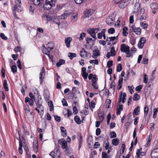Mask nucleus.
Returning a JSON list of instances; mask_svg holds the SVG:
<instances>
[{"mask_svg": "<svg viewBox=\"0 0 158 158\" xmlns=\"http://www.w3.org/2000/svg\"><path fill=\"white\" fill-rule=\"evenodd\" d=\"M111 118V116L110 114H108L107 116V125H109V124Z\"/></svg>", "mask_w": 158, "mask_h": 158, "instance_id": "nucleus-55", "label": "nucleus"}, {"mask_svg": "<svg viewBox=\"0 0 158 158\" xmlns=\"http://www.w3.org/2000/svg\"><path fill=\"white\" fill-rule=\"evenodd\" d=\"M148 106L147 105L145 106L144 108V115H146L148 114Z\"/></svg>", "mask_w": 158, "mask_h": 158, "instance_id": "nucleus-52", "label": "nucleus"}, {"mask_svg": "<svg viewBox=\"0 0 158 158\" xmlns=\"http://www.w3.org/2000/svg\"><path fill=\"white\" fill-rule=\"evenodd\" d=\"M109 143L108 139H104L103 146L104 147L106 150H107L109 148Z\"/></svg>", "mask_w": 158, "mask_h": 158, "instance_id": "nucleus-18", "label": "nucleus"}, {"mask_svg": "<svg viewBox=\"0 0 158 158\" xmlns=\"http://www.w3.org/2000/svg\"><path fill=\"white\" fill-rule=\"evenodd\" d=\"M98 80L97 77V76L95 74L94 75L93 77L92 80V83H96Z\"/></svg>", "mask_w": 158, "mask_h": 158, "instance_id": "nucleus-45", "label": "nucleus"}, {"mask_svg": "<svg viewBox=\"0 0 158 158\" xmlns=\"http://www.w3.org/2000/svg\"><path fill=\"white\" fill-rule=\"evenodd\" d=\"M55 119L58 122H59L60 121V117L57 115H55L54 116Z\"/></svg>", "mask_w": 158, "mask_h": 158, "instance_id": "nucleus-63", "label": "nucleus"}, {"mask_svg": "<svg viewBox=\"0 0 158 158\" xmlns=\"http://www.w3.org/2000/svg\"><path fill=\"white\" fill-rule=\"evenodd\" d=\"M61 135L64 137L67 136V133L66 129H60Z\"/></svg>", "mask_w": 158, "mask_h": 158, "instance_id": "nucleus-33", "label": "nucleus"}, {"mask_svg": "<svg viewBox=\"0 0 158 158\" xmlns=\"http://www.w3.org/2000/svg\"><path fill=\"white\" fill-rule=\"evenodd\" d=\"M15 4L14 6L13 10L15 12H21L22 10L21 7V0H15Z\"/></svg>", "mask_w": 158, "mask_h": 158, "instance_id": "nucleus-2", "label": "nucleus"}, {"mask_svg": "<svg viewBox=\"0 0 158 158\" xmlns=\"http://www.w3.org/2000/svg\"><path fill=\"white\" fill-rule=\"evenodd\" d=\"M50 51V50L47 47H45L44 46L43 47V48L42 49V51L44 54L47 55L49 54Z\"/></svg>", "mask_w": 158, "mask_h": 158, "instance_id": "nucleus-23", "label": "nucleus"}, {"mask_svg": "<svg viewBox=\"0 0 158 158\" xmlns=\"http://www.w3.org/2000/svg\"><path fill=\"white\" fill-rule=\"evenodd\" d=\"M130 30L134 32L137 35H139L141 33V29L139 27H136L134 25H132Z\"/></svg>", "mask_w": 158, "mask_h": 158, "instance_id": "nucleus-7", "label": "nucleus"}, {"mask_svg": "<svg viewBox=\"0 0 158 158\" xmlns=\"http://www.w3.org/2000/svg\"><path fill=\"white\" fill-rule=\"evenodd\" d=\"M110 53L111 56H114L115 55L116 52L114 50V47H113L111 48Z\"/></svg>", "mask_w": 158, "mask_h": 158, "instance_id": "nucleus-40", "label": "nucleus"}, {"mask_svg": "<svg viewBox=\"0 0 158 158\" xmlns=\"http://www.w3.org/2000/svg\"><path fill=\"white\" fill-rule=\"evenodd\" d=\"M37 108H39L40 110V116L41 118L42 117L44 112V109L43 106H42L41 103L37 104H36Z\"/></svg>", "mask_w": 158, "mask_h": 158, "instance_id": "nucleus-14", "label": "nucleus"}, {"mask_svg": "<svg viewBox=\"0 0 158 158\" xmlns=\"http://www.w3.org/2000/svg\"><path fill=\"white\" fill-rule=\"evenodd\" d=\"M126 94L125 93H124L123 94H122V92H121L119 96L118 100V103H120L122 101L123 103H124L126 100Z\"/></svg>", "mask_w": 158, "mask_h": 158, "instance_id": "nucleus-5", "label": "nucleus"}, {"mask_svg": "<svg viewBox=\"0 0 158 158\" xmlns=\"http://www.w3.org/2000/svg\"><path fill=\"white\" fill-rule=\"evenodd\" d=\"M72 40L71 38L68 37L66 38L65 39V43L66 46L67 48H69L70 46V43Z\"/></svg>", "mask_w": 158, "mask_h": 158, "instance_id": "nucleus-15", "label": "nucleus"}, {"mask_svg": "<svg viewBox=\"0 0 158 158\" xmlns=\"http://www.w3.org/2000/svg\"><path fill=\"white\" fill-rule=\"evenodd\" d=\"M65 61L63 59H60L59 62L56 63V66L59 67H60L61 65L64 64Z\"/></svg>", "mask_w": 158, "mask_h": 158, "instance_id": "nucleus-30", "label": "nucleus"}, {"mask_svg": "<svg viewBox=\"0 0 158 158\" xmlns=\"http://www.w3.org/2000/svg\"><path fill=\"white\" fill-rule=\"evenodd\" d=\"M140 7V4L139 2H136L134 6V11L137 12Z\"/></svg>", "mask_w": 158, "mask_h": 158, "instance_id": "nucleus-24", "label": "nucleus"}, {"mask_svg": "<svg viewBox=\"0 0 158 158\" xmlns=\"http://www.w3.org/2000/svg\"><path fill=\"white\" fill-rule=\"evenodd\" d=\"M129 49L130 47L129 46H127V47L126 48V50L124 52L127 54V55L126 56V57H129L131 56H132L131 53L130 52Z\"/></svg>", "mask_w": 158, "mask_h": 158, "instance_id": "nucleus-19", "label": "nucleus"}, {"mask_svg": "<svg viewBox=\"0 0 158 158\" xmlns=\"http://www.w3.org/2000/svg\"><path fill=\"white\" fill-rule=\"evenodd\" d=\"M114 81H112L110 85V88L113 91V92H114Z\"/></svg>", "mask_w": 158, "mask_h": 158, "instance_id": "nucleus-49", "label": "nucleus"}, {"mask_svg": "<svg viewBox=\"0 0 158 158\" xmlns=\"http://www.w3.org/2000/svg\"><path fill=\"white\" fill-rule=\"evenodd\" d=\"M84 15L85 17H89L92 14V13L90 10H87L84 11Z\"/></svg>", "mask_w": 158, "mask_h": 158, "instance_id": "nucleus-21", "label": "nucleus"}, {"mask_svg": "<svg viewBox=\"0 0 158 158\" xmlns=\"http://www.w3.org/2000/svg\"><path fill=\"white\" fill-rule=\"evenodd\" d=\"M102 158H108V156L107 153L105 152H102Z\"/></svg>", "mask_w": 158, "mask_h": 158, "instance_id": "nucleus-58", "label": "nucleus"}, {"mask_svg": "<svg viewBox=\"0 0 158 158\" xmlns=\"http://www.w3.org/2000/svg\"><path fill=\"white\" fill-rule=\"evenodd\" d=\"M54 47V44L52 42H51L48 44L46 46V47L50 51L53 49Z\"/></svg>", "mask_w": 158, "mask_h": 158, "instance_id": "nucleus-22", "label": "nucleus"}, {"mask_svg": "<svg viewBox=\"0 0 158 158\" xmlns=\"http://www.w3.org/2000/svg\"><path fill=\"white\" fill-rule=\"evenodd\" d=\"M146 41V39L144 37H142L140 40L138 44V46L139 48L142 49L144 45V44Z\"/></svg>", "mask_w": 158, "mask_h": 158, "instance_id": "nucleus-9", "label": "nucleus"}, {"mask_svg": "<svg viewBox=\"0 0 158 158\" xmlns=\"http://www.w3.org/2000/svg\"><path fill=\"white\" fill-rule=\"evenodd\" d=\"M152 158H158V148L153 149L151 152Z\"/></svg>", "mask_w": 158, "mask_h": 158, "instance_id": "nucleus-11", "label": "nucleus"}, {"mask_svg": "<svg viewBox=\"0 0 158 158\" xmlns=\"http://www.w3.org/2000/svg\"><path fill=\"white\" fill-rule=\"evenodd\" d=\"M78 18V14L77 13H73L72 15V21L73 22L76 21Z\"/></svg>", "mask_w": 158, "mask_h": 158, "instance_id": "nucleus-26", "label": "nucleus"}, {"mask_svg": "<svg viewBox=\"0 0 158 158\" xmlns=\"http://www.w3.org/2000/svg\"><path fill=\"white\" fill-rule=\"evenodd\" d=\"M11 71L13 73H16L17 71V68L16 65H12L11 66Z\"/></svg>", "mask_w": 158, "mask_h": 158, "instance_id": "nucleus-44", "label": "nucleus"}, {"mask_svg": "<svg viewBox=\"0 0 158 158\" xmlns=\"http://www.w3.org/2000/svg\"><path fill=\"white\" fill-rule=\"evenodd\" d=\"M36 143L35 144L34 143L33 144V147H34V149L35 151V150H36V152H37V149L38 148V143L37 141H35ZM34 143H35V142H34Z\"/></svg>", "mask_w": 158, "mask_h": 158, "instance_id": "nucleus-46", "label": "nucleus"}, {"mask_svg": "<svg viewBox=\"0 0 158 158\" xmlns=\"http://www.w3.org/2000/svg\"><path fill=\"white\" fill-rule=\"evenodd\" d=\"M53 21L54 23L58 25V27H59L60 24V21L59 20V17H57L54 18L53 19Z\"/></svg>", "mask_w": 158, "mask_h": 158, "instance_id": "nucleus-25", "label": "nucleus"}, {"mask_svg": "<svg viewBox=\"0 0 158 158\" xmlns=\"http://www.w3.org/2000/svg\"><path fill=\"white\" fill-rule=\"evenodd\" d=\"M3 87L5 90L6 91H9V88L7 84V81L6 80H4V83L3 84Z\"/></svg>", "mask_w": 158, "mask_h": 158, "instance_id": "nucleus-29", "label": "nucleus"}, {"mask_svg": "<svg viewBox=\"0 0 158 158\" xmlns=\"http://www.w3.org/2000/svg\"><path fill=\"white\" fill-rule=\"evenodd\" d=\"M22 48L20 46H17L14 49V50L16 52H20Z\"/></svg>", "mask_w": 158, "mask_h": 158, "instance_id": "nucleus-50", "label": "nucleus"}, {"mask_svg": "<svg viewBox=\"0 0 158 158\" xmlns=\"http://www.w3.org/2000/svg\"><path fill=\"white\" fill-rule=\"evenodd\" d=\"M58 143L61 145V147L63 149H67V142L64 139L62 138L60 139H59L58 140Z\"/></svg>", "mask_w": 158, "mask_h": 158, "instance_id": "nucleus-6", "label": "nucleus"}, {"mask_svg": "<svg viewBox=\"0 0 158 158\" xmlns=\"http://www.w3.org/2000/svg\"><path fill=\"white\" fill-rule=\"evenodd\" d=\"M143 88V85H139L135 88V90L136 91L139 92Z\"/></svg>", "mask_w": 158, "mask_h": 158, "instance_id": "nucleus-53", "label": "nucleus"}, {"mask_svg": "<svg viewBox=\"0 0 158 158\" xmlns=\"http://www.w3.org/2000/svg\"><path fill=\"white\" fill-rule=\"evenodd\" d=\"M33 4L35 5L39 6L42 5L44 0H31Z\"/></svg>", "mask_w": 158, "mask_h": 158, "instance_id": "nucleus-16", "label": "nucleus"}, {"mask_svg": "<svg viewBox=\"0 0 158 158\" xmlns=\"http://www.w3.org/2000/svg\"><path fill=\"white\" fill-rule=\"evenodd\" d=\"M128 30V28L127 27H124L123 29V35L126 36L128 34V32L127 31Z\"/></svg>", "mask_w": 158, "mask_h": 158, "instance_id": "nucleus-28", "label": "nucleus"}, {"mask_svg": "<svg viewBox=\"0 0 158 158\" xmlns=\"http://www.w3.org/2000/svg\"><path fill=\"white\" fill-rule=\"evenodd\" d=\"M62 102L63 104V105L64 106H68V104L66 101L63 98L62 100Z\"/></svg>", "mask_w": 158, "mask_h": 158, "instance_id": "nucleus-61", "label": "nucleus"}, {"mask_svg": "<svg viewBox=\"0 0 158 158\" xmlns=\"http://www.w3.org/2000/svg\"><path fill=\"white\" fill-rule=\"evenodd\" d=\"M140 108V106H137L136 108H135L133 111V114L136 115L139 114Z\"/></svg>", "mask_w": 158, "mask_h": 158, "instance_id": "nucleus-27", "label": "nucleus"}, {"mask_svg": "<svg viewBox=\"0 0 158 158\" xmlns=\"http://www.w3.org/2000/svg\"><path fill=\"white\" fill-rule=\"evenodd\" d=\"M75 122L78 124H79L81 123V120L79 117L77 115L75 116L74 118Z\"/></svg>", "mask_w": 158, "mask_h": 158, "instance_id": "nucleus-36", "label": "nucleus"}, {"mask_svg": "<svg viewBox=\"0 0 158 158\" xmlns=\"http://www.w3.org/2000/svg\"><path fill=\"white\" fill-rule=\"evenodd\" d=\"M98 115L100 122H102L104 118V112L102 110L98 111Z\"/></svg>", "mask_w": 158, "mask_h": 158, "instance_id": "nucleus-13", "label": "nucleus"}, {"mask_svg": "<svg viewBox=\"0 0 158 158\" xmlns=\"http://www.w3.org/2000/svg\"><path fill=\"white\" fill-rule=\"evenodd\" d=\"M152 138V135H150L148 136V139L145 145V146L146 147H149L151 144V141Z\"/></svg>", "mask_w": 158, "mask_h": 158, "instance_id": "nucleus-20", "label": "nucleus"}, {"mask_svg": "<svg viewBox=\"0 0 158 158\" xmlns=\"http://www.w3.org/2000/svg\"><path fill=\"white\" fill-rule=\"evenodd\" d=\"M113 61L111 60V61H108L107 63V67L109 68H110L111 67V66L113 65Z\"/></svg>", "mask_w": 158, "mask_h": 158, "instance_id": "nucleus-51", "label": "nucleus"}, {"mask_svg": "<svg viewBox=\"0 0 158 158\" xmlns=\"http://www.w3.org/2000/svg\"><path fill=\"white\" fill-rule=\"evenodd\" d=\"M110 133L111 135V138H115L116 137V134L115 132L112 131L111 132H110Z\"/></svg>", "mask_w": 158, "mask_h": 158, "instance_id": "nucleus-64", "label": "nucleus"}, {"mask_svg": "<svg viewBox=\"0 0 158 158\" xmlns=\"http://www.w3.org/2000/svg\"><path fill=\"white\" fill-rule=\"evenodd\" d=\"M80 56L81 57L85 56L86 57H90L91 56V54L87 51L84 48H82L80 53Z\"/></svg>", "mask_w": 158, "mask_h": 158, "instance_id": "nucleus-4", "label": "nucleus"}, {"mask_svg": "<svg viewBox=\"0 0 158 158\" xmlns=\"http://www.w3.org/2000/svg\"><path fill=\"white\" fill-rule=\"evenodd\" d=\"M128 4V2L126 0H124L120 3L119 5V7L122 9H124L126 7Z\"/></svg>", "mask_w": 158, "mask_h": 158, "instance_id": "nucleus-12", "label": "nucleus"}, {"mask_svg": "<svg viewBox=\"0 0 158 158\" xmlns=\"http://www.w3.org/2000/svg\"><path fill=\"white\" fill-rule=\"evenodd\" d=\"M37 94H38V99L36 100L35 101V104H37H37L42 103V102H41L42 100H41V96L40 95H38V94H39L38 92L37 91Z\"/></svg>", "mask_w": 158, "mask_h": 158, "instance_id": "nucleus-32", "label": "nucleus"}, {"mask_svg": "<svg viewBox=\"0 0 158 158\" xmlns=\"http://www.w3.org/2000/svg\"><path fill=\"white\" fill-rule=\"evenodd\" d=\"M122 69V66L121 64H119L117 66V71L118 72H120Z\"/></svg>", "mask_w": 158, "mask_h": 158, "instance_id": "nucleus-43", "label": "nucleus"}, {"mask_svg": "<svg viewBox=\"0 0 158 158\" xmlns=\"http://www.w3.org/2000/svg\"><path fill=\"white\" fill-rule=\"evenodd\" d=\"M100 54V51L96 49L93 51L92 57L94 58H96Z\"/></svg>", "mask_w": 158, "mask_h": 158, "instance_id": "nucleus-17", "label": "nucleus"}, {"mask_svg": "<svg viewBox=\"0 0 158 158\" xmlns=\"http://www.w3.org/2000/svg\"><path fill=\"white\" fill-rule=\"evenodd\" d=\"M24 110L25 113L27 114V116L28 118L30 120H32L33 118V116L31 112H30V110L28 105L26 106L25 107Z\"/></svg>", "mask_w": 158, "mask_h": 158, "instance_id": "nucleus-3", "label": "nucleus"}, {"mask_svg": "<svg viewBox=\"0 0 158 158\" xmlns=\"http://www.w3.org/2000/svg\"><path fill=\"white\" fill-rule=\"evenodd\" d=\"M45 74V69L44 67H43L40 73V84L42 83L43 80L44 78Z\"/></svg>", "mask_w": 158, "mask_h": 158, "instance_id": "nucleus-8", "label": "nucleus"}, {"mask_svg": "<svg viewBox=\"0 0 158 158\" xmlns=\"http://www.w3.org/2000/svg\"><path fill=\"white\" fill-rule=\"evenodd\" d=\"M119 140L117 138H115L113 139L112 141V143L113 145L116 146L119 143Z\"/></svg>", "mask_w": 158, "mask_h": 158, "instance_id": "nucleus-34", "label": "nucleus"}, {"mask_svg": "<svg viewBox=\"0 0 158 158\" xmlns=\"http://www.w3.org/2000/svg\"><path fill=\"white\" fill-rule=\"evenodd\" d=\"M140 96L137 94H135L134 95L133 100L135 101H138L140 99Z\"/></svg>", "mask_w": 158, "mask_h": 158, "instance_id": "nucleus-38", "label": "nucleus"}, {"mask_svg": "<svg viewBox=\"0 0 158 158\" xmlns=\"http://www.w3.org/2000/svg\"><path fill=\"white\" fill-rule=\"evenodd\" d=\"M69 15V14L66 13H64L61 16V19H63L66 18Z\"/></svg>", "mask_w": 158, "mask_h": 158, "instance_id": "nucleus-54", "label": "nucleus"}, {"mask_svg": "<svg viewBox=\"0 0 158 158\" xmlns=\"http://www.w3.org/2000/svg\"><path fill=\"white\" fill-rule=\"evenodd\" d=\"M68 56L71 60H72L73 57L77 56V55L75 53L69 52L68 53Z\"/></svg>", "mask_w": 158, "mask_h": 158, "instance_id": "nucleus-35", "label": "nucleus"}, {"mask_svg": "<svg viewBox=\"0 0 158 158\" xmlns=\"http://www.w3.org/2000/svg\"><path fill=\"white\" fill-rule=\"evenodd\" d=\"M100 145V143L98 142H96L94 143V149L97 148L99 147Z\"/></svg>", "mask_w": 158, "mask_h": 158, "instance_id": "nucleus-56", "label": "nucleus"}, {"mask_svg": "<svg viewBox=\"0 0 158 158\" xmlns=\"http://www.w3.org/2000/svg\"><path fill=\"white\" fill-rule=\"evenodd\" d=\"M115 29L114 28L111 27L110 29H109L108 31V32L110 34H113L115 32Z\"/></svg>", "mask_w": 158, "mask_h": 158, "instance_id": "nucleus-47", "label": "nucleus"}, {"mask_svg": "<svg viewBox=\"0 0 158 158\" xmlns=\"http://www.w3.org/2000/svg\"><path fill=\"white\" fill-rule=\"evenodd\" d=\"M127 47V46H126L125 44H122L121 46V51L122 52H124L126 50V48Z\"/></svg>", "mask_w": 158, "mask_h": 158, "instance_id": "nucleus-37", "label": "nucleus"}, {"mask_svg": "<svg viewBox=\"0 0 158 158\" xmlns=\"http://www.w3.org/2000/svg\"><path fill=\"white\" fill-rule=\"evenodd\" d=\"M44 97L45 99V100L47 101H49L50 97L49 96V94L48 93H45L44 94Z\"/></svg>", "mask_w": 158, "mask_h": 158, "instance_id": "nucleus-39", "label": "nucleus"}, {"mask_svg": "<svg viewBox=\"0 0 158 158\" xmlns=\"http://www.w3.org/2000/svg\"><path fill=\"white\" fill-rule=\"evenodd\" d=\"M106 21L108 25L111 26L114 22V18L112 16H110L107 18Z\"/></svg>", "mask_w": 158, "mask_h": 158, "instance_id": "nucleus-10", "label": "nucleus"}, {"mask_svg": "<svg viewBox=\"0 0 158 158\" xmlns=\"http://www.w3.org/2000/svg\"><path fill=\"white\" fill-rule=\"evenodd\" d=\"M34 9L35 7L34 5H30L29 8V12L31 14L33 15L34 14Z\"/></svg>", "mask_w": 158, "mask_h": 158, "instance_id": "nucleus-31", "label": "nucleus"}, {"mask_svg": "<svg viewBox=\"0 0 158 158\" xmlns=\"http://www.w3.org/2000/svg\"><path fill=\"white\" fill-rule=\"evenodd\" d=\"M17 66L20 69H22V65L21 64L20 62V61L19 59L17 62Z\"/></svg>", "mask_w": 158, "mask_h": 158, "instance_id": "nucleus-57", "label": "nucleus"}, {"mask_svg": "<svg viewBox=\"0 0 158 158\" xmlns=\"http://www.w3.org/2000/svg\"><path fill=\"white\" fill-rule=\"evenodd\" d=\"M90 63H94L95 64H98V62L97 59H96L95 60H90L89 61Z\"/></svg>", "mask_w": 158, "mask_h": 158, "instance_id": "nucleus-60", "label": "nucleus"}, {"mask_svg": "<svg viewBox=\"0 0 158 158\" xmlns=\"http://www.w3.org/2000/svg\"><path fill=\"white\" fill-rule=\"evenodd\" d=\"M56 0H46V2L43 6V8L45 10L51 9L52 6H54Z\"/></svg>", "mask_w": 158, "mask_h": 158, "instance_id": "nucleus-1", "label": "nucleus"}, {"mask_svg": "<svg viewBox=\"0 0 158 158\" xmlns=\"http://www.w3.org/2000/svg\"><path fill=\"white\" fill-rule=\"evenodd\" d=\"M86 35L85 33L84 32L81 33V34L79 38V40H83Z\"/></svg>", "mask_w": 158, "mask_h": 158, "instance_id": "nucleus-48", "label": "nucleus"}, {"mask_svg": "<svg viewBox=\"0 0 158 158\" xmlns=\"http://www.w3.org/2000/svg\"><path fill=\"white\" fill-rule=\"evenodd\" d=\"M23 143L19 144L18 151L19 154H22L23 152L22 147H23Z\"/></svg>", "mask_w": 158, "mask_h": 158, "instance_id": "nucleus-41", "label": "nucleus"}, {"mask_svg": "<svg viewBox=\"0 0 158 158\" xmlns=\"http://www.w3.org/2000/svg\"><path fill=\"white\" fill-rule=\"evenodd\" d=\"M140 25L141 27L143 29H144L147 27L148 25L146 23H144L143 22H141Z\"/></svg>", "mask_w": 158, "mask_h": 158, "instance_id": "nucleus-59", "label": "nucleus"}, {"mask_svg": "<svg viewBox=\"0 0 158 158\" xmlns=\"http://www.w3.org/2000/svg\"><path fill=\"white\" fill-rule=\"evenodd\" d=\"M0 36L1 37L3 40H6L7 39V38L6 36L3 33H1L0 34Z\"/></svg>", "mask_w": 158, "mask_h": 158, "instance_id": "nucleus-62", "label": "nucleus"}, {"mask_svg": "<svg viewBox=\"0 0 158 158\" xmlns=\"http://www.w3.org/2000/svg\"><path fill=\"white\" fill-rule=\"evenodd\" d=\"M132 122L131 119H128V121H127L126 124L125 125L126 128H127L129 127V126L131 124Z\"/></svg>", "mask_w": 158, "mask_h": 158, "instance_id": "nucleus-42", "label": "nucleus"}]
</instances>
